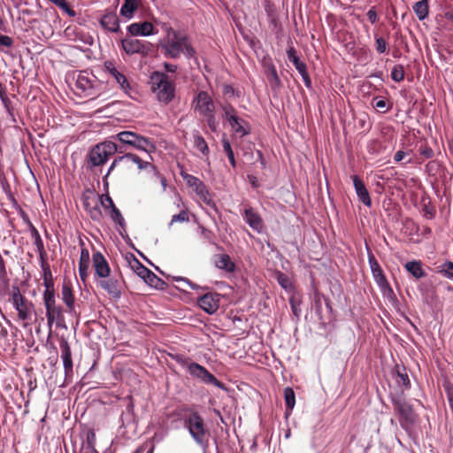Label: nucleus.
<instances>
[{
	"label": "nucleus",
	"mask_w": 453,
	"mask_h": 453,
	"mask_svg": "<svg viewBox=\"0 0 453 453\" xmlns=\"http://www.w3.org/2000/svg\"><path fill=\"white\" fill-rule=\"evenodd\" d=\"M163 29L165 35L158 41V48L165 58L177 59L181 54L188 59L196 58V51L187 35L167 24L163 26Z\"/></svg>",
	"instance_id": "nucleus-1"
},
{
	"label": "nucleus",
	"mask_w": 453,
	"mask_h": 453,
	"mask_svg": "<svg viewBox=\"0 0 453 453\" xmlns=\"http://www.w3.org/2000/svg\"><path fill=\"white\" fill-rule=\"evenodd\" d=\"M189 409L188 405L181 404L171 411L165 412L159 423L161 430L154 434L153 440L159 442L165 439L170 430L179 429L181 422L184 425V419Z\"/></svg>",
	"instance_id": "nucleus-2"
},
{
	"label": "nucleus",
	"mask_w": 453,
	"mask_h": 453,
	"mask_svg": "<svg viewBox=\"0 0 453 453\" xmlns=\"http://www.w3.org/2000/svg\"><path fill=\"white\" fill-rule=\"evenodd\" d=\"M390 401L400 426L406 433L411 434L418 420V414L413 406L401 395H391Z\"/></svg>",
	"instance_id": "nucleus-3"
},
{
	"label": "nucleus",
	"mask_w": 453,
	"mask_h": 453,
	"mask_svg": "<svg viewBox=\"0 0 453 453\" xmlns=\"http://www.w3.org/2000/svg\"><path fill=\"white\" fill-rule=\"evenodd\" d=\"M151 90L157 100L165 104H170L175 97V84L167 74L155 71L150 76Z\"/></svg>",
	"instance_id": "nucleus-4"
},
{
	"label": "nucleus",
	"mask_w": 453,
	"mask_h": 453,
	"mask_svg": "<svg viewBox=\"0 0 453 453\" xmlns=\"http://www.w3.org/2000/svg\"><path fill=\"white\" fill-rule=\"evenodd\" d=\"M173 359L181 366L187 367L189 374L194 378L200 380L204 384H211L218 388L224 391L227 390V388L224 383L219 381L212 373H211L204 366L190 362L188 357L183 355L177 354L173 357Z\"/></svg>",
	"instance_id": "nucleus-5"
},
{
	"label": "nucleus",
	"mask_w": 453,
	"mask_h": 453,
	"mask_svg": "<svg viewBox=\"0 0 453 453\" xmlns=\"http://www.w3.org/2000/svg\"><path fill=\"white\" fill-rule=\"evenodd\" d=\"M117 152L123 153V147L113 141H104L95 145L88 154V167L92 170L104 165Z\"/></svg>",
	"instance_id": "nucleus-6"
},
{
	"label": "nucleus",
	"mask_w": 453,
	"mask_h": 453,
	"mask_svg": "<svg viewBox=\"0 0 453 453\" xmlns=\"http://www.w3.org/2000/svg\"><path fill=\"white\" fill-rule=\"evenodd\" d=\"M111 138L112 140H118L121 143L119 146L123 147V151L125 150L126 145L149 154L155 152L157 150L154 142L150 139L133 131H121L111 136Z\"/></svg>",
	"instance_id": "nucleus-7"
},
{
	"label": "nucleus",
	"mask_w": 453,
	"mask_h": 453,
	"mask_svg": "<svg viewBox=\"0 0 453 453\" xmlns=\"http://www.w3.org/2000/svg\"><path fill=\"white\" fill-rule=\"evenodd\" d=\"M183 426L188 431L192 439L198 445L203 446L207 442L205 437L208 430L206 429L203 418L198 411L191 407L188 415H186Z\"/></svg>",
	"instance_id": "nucleus-8"
},
{
	"label": "nucleus",
	"mask_w": 453,
	"mask_h": 453,
	"mask_svg": "<svg viewBox=\"0 0 453 453\" xmlns=\"http://www.w3.org/2000/svg\"><path fill=\"white\" fill-rule=\"evenodd\" d=\"M42 300L48 326L51 327L56 324L58 327H65L64 310L61 305L57 304L55 291H43Z\"/></svg>",
	"instance_id": "nucleus-9"
},
{
	"label": "nucleus",
	"mask_w": 453,
	"mask_h": 453,
	"mask_svg": "<svg viewBox=\"0 0 453 453\" xmlns=\"http://www.w3.org/2000/svg\"><path fill=\"white\" fill-rule=\"evenodd\" d=\"M10 302L18 313V319L30 321L35 313V305L32 301L24 296L18 285H12L10 292Z\"/></svg>",
	"instance_id": "nucleus-10"
},
{
	"label": "nucleus",
	"mask_w": 453,
	"mask_h": 453,
	"mask_svg": "<svg viewBox=\"0 0 453 453\" xmlns=\"http://www.w3.org/2000/svg\"><path fill=\"white\" fill-rule=\"evenodd\" d=\"M366 250H367V257H368V263L370 265V269L372 274V277L377 283V285L380 288L383 294L391 296L394 295L393 289L390 287L389 283L388 282V280L383 273V270L380 264L378 263L377 259L375 258L372 252L370 250L368 245H366Z\"/></svg>",
	"instance_id": "nucleus-11"
},
{
	"label": "nucleus",
	"mask_w": 453,
	"mask_h": 453,
	"mask_svg": "<svg viewBox=\"0 0 453 453\" xmlns=\"http://www.w3.org/2000/svg\"><path fill=\"white\" fill-rule=\"evenodd\" d=\"M97 82L96 77L92 73L84 70L78 73L75 86L85 96H94Z\"/></svg>",
	"instance_id": "nucleus-12"
},
{
	"label": "nucleus",
	"mask_w": 453,
	"mask_h": 453,
	"mask_svg": "<svg viewBox=\"0 0 453 453\" xmlns=\"http://www.w3.org/2000/svg\"><path fill=\"white\" fill-rule=\"evenodd\" d=\"M121 46L127 55L141 54L145 56L151 50V44L149 42L133 38L121 40Z\"/></svg>",
	"instance_id": "nucleus-13"
},
{
	"label": "nucleus",
	"mask_w": 453,
	"mask_h": 453,
	"mask_svg": "<svg viewBox=\"0 0 453 453\" xmlns=\"http://www.w3.org/2000/svg\"><path fill=\"white\" fill-rule=\"evenodd\" d=\"M59 348L65 380H71L73 376V363L70 344L65 337L59 339Z\"/></svg>",
	"instance_id": "nucleus-14"
},
{
	"label": "nucleus",
	"mask_w": 453,
	"mask_h": 453,
	"mask_svg": "<svg viewBox=\"0 0 453 453\" xmlns=\"http://www.w3.org/2000/svg\"><path fill=\"white\" fill-rule=\"evenodd\" d=\"M104 70L112 77L114 78L115 81L119 84L120 89L132 97L131 91L132 88L131 85L126 77V75L120 72L114 65L112 61H105L104 64Z\"/></svg>",
	"instance_id": "nucleus-15"
},
{
	"label": "nucleus",
	"mask_w": 453,
	"mask_h": 453,
	"mask_svg": "<svg viewBox=\"0 0 453 453\" xmlns=\"http://www.w3.org/2000/svg\"><path fill=\"white\" fill-rule=\"evenodd\" d=\"M192 105L195 111H197L201 116L215 110L214 102L206 91H199L194 97Z\"/></svg>",
	"instance_id": "nucleus-16"
},
{
	"label": "nucleus",
	"mask_w": 453,
	"mask_h": 453,
	"mask_svg": "<svg viewBox=\"0 0 453 453\" xmlns=\"http://www.w3.org/2000/svg\"><path fill=\"white\" fill-rule=\"evenodd\" d=\"M99 284L112 298H120L123 290V282L119 279L109 274L107 278H101Z\"/></svg>",
	"instance_id": "nucleus-17"
},
{
	"label": "nucleus",
	"mask_w": 453,
	"mask_h": 453,
	"mask_svg": "<svg viewBox=\"0 0 453 453\" xmlns=\"http://www.w3.org/2000/svg\"><path fill=\"white\" fill-rule=\"evenodd\" d=\"M220 294L209 292L200 296L197 300L199 307L208 314L215 313L219 308Z\"/></svg>",
	"instance_id": "nucleus-18"
},
{
	"label": "nucleus",
	"mask_w": 453,
	"mask_h": 453,
	"mask_svg": "<svg viewBox=\"0 0 453 453\" xmlns=\"http://www.w3.org/2000/svg\"><path fill=\"white\" fill-rule=\"evenodd\" d=\"M82 204L85 211L93 221L100 222L103 219V212L100 209L99 203L94 201V197L90 195L83 194Z\"/></svg>",
	"instance_id": "nucleus-19"
},
{
	"label": "nucleus",
	"mask_w": 453,
	"mask_h": 453,
	"mask_svg": "<svg viewBox=\"0 0 453 453\" xmlns=\"http://www.w3.org/2000/svg\"><path fill=\"white\" fill-rule=\"evenodd\" d=\"M95 275L98 278H107L111 273L107 260L100 251H96L92 255Z\"/></svg>",
	"instance_id": "nucleus-20"
},
{
	"label": "nucleus",
	"mask_w": 453,
	"mask_h": 453,
	"mask_svg": "<svg viewBox=\"0 0 453 453\" xmlns=\"http://www.w3.org/2000/svg\"><path fill=\"white\" fill-rule=\"evenodd\" d=\"M61 299L66 307L65 311L73 316H78L79 313L76 311L75 297L70 284L63 283Z\"/></svg>",
	"instance_id": "nucleus-21"
},
{
	"label": "nucleus",
	"mask_w": 453,
	"mask_h": 453,
	"mask_svg": "<svg viewBox=\"0 0 453 453\" xmlns=\"http://www.w3.org/2000/svg\"><path fill=\"white\" fill-rule=\"evenodd\" d=\"M127 31L133 36H149L157 34L154 26L149 21L132 23L127 27Z\"/></svg>",
	"instance_id": "nucleus-22"
},
{
	"label": "nucleus",
	"mask_w": 453,
	"mask_h": 453,
	"mask_svg": "<svg viewBox=\"0 0 453 453\" xmlns=\"http://www.w3.org/2000/svg\"><path fill=\"white\" fill-rule=\"evenodd\" d=\"M243 219L254 231L262 233L264 224L260 215L251 207H246L243 211Z\"/></svg>",
	"instance_id": "nucleus-23"
},
{
	"label": "nucleus",
	"mask_w": 453,
	"mask_h": 453,
	"mask_svg": "<svg viewBox=\"0 0 453 453\" xmlns=\"http://www.w3.org/2000/svg\"><path fill=\"white\" fill-rule=\"evenodd\" d=\"M351 179L358 200L365 206L370 207L372 205V200L363 180L357 175H352Z\"/></svg>",
	"instance_id": "nucleus-24"
},
{
	"label": "nucleus",
	"mask_w": 453,
	"mask_h": 453,
	"mask_svg": "<svg viewBox=\"0 0 453 453\" xmlns=\"http://www.w3.org/2000/svg\"><path fill=\"white\" fill-rule=\"evenodd\" d=\"M100 25L105 30L111 33L119 31V19L116 12L107 11L99 20Z\"/></svg>",
	"instance_id": "nucleus-25"
},
{
	"label": "nucleus",
	"mask_w": 453,
	"mask_h": 453,
	"mask_svg": "<svg viewBox=\"0 0 453 453\" xmlns=\"http://www.w3.org/2000/svg\"><path fill=\"white\" fill-rule=\"evenodd\" d=\"M215 266L222 271L229 273H233L236 270L235 264L232 261L231 257L227 254H217L213 257Z\"/></svg>",
	"instance_id": "nucleus-26"
},
{
	"label": "nucleus",
	"mask_w": 453,
	"mask_h": 453,
	"mask_svg": "<svg viewBox=\"0 0 453 453\" xmlns=\"http://www.w3.org/2000/svg\"><path fill=\"white\" fill-rule=\"evenodd\" d=\"M125 155H126V164L127 165L129 163H134V164L137 165V167L140 170L148 169L150 171V173H151L153 175H158V171L153 164H151L148 161H143L140 157H138L135 154L126 153Z\"/></svg>",
	"instance_id": "nucleus-27"
},
{
	"label": "nucleus",
	"mask_w": 453,
	"mask_h": 453,
	"mask_svg": "<svg viewBox=\"0 0 453 453\" xmlns=\"http://www.w3.org/2000/svg\"><path fill=\"white\" fill-rule=\"evenodd\" d=\"M40 265L42 273V277L43 280V286L45 288L44 291H55L53 275L50 270V266L46 261V258L40 260Z\"/></svg>",
	"instance_id": "nucleus-28"
},
{
	"label": "nucleus",
	"mask_w": 453,
	"mask_h": 453,
	"mask_svg": "<svg viewBox=\"0 0 453 453\" xmlns=\"http://www.w3.org/2000/svg\"><path fill=\"white\" fill-rule=\"evenodd\" d=\"M90 265L89 251L86 248H82L81 250L80 261H79V274L81 280L85 282Z\"/></svg>",
	"instance_id": "nucleus-29"
},
{
	"label": "nucleus",
	"mask_w": 453,
	"mask_h": 453,
	"mask_svg": "<svg viewBox=\"0 0 453 453\" xmlns=\"http://www.w3.org/2000/svg\"><path fill=\"white\" fill-rule=\"evenodd\" d=\"M110 201L111 211H109L111 219L119 226L118 231L121 235H123L122 232H126V221L124 217L122 216L120 211L116 207L113 201Z\"/></svg>",
	"instance_id": "nucleus-30"
},
{
	"label": "nucleus",
	"mask_w": 453,
	"mask_h": 453,
	"mask_svg": "<svg viewBox=\"0 0 453 453\" xmlns=\"http://www.w3.org/2000/svg\"><path fill=\"white\" fill-rule=\"evenodd\" d=\"M28 226H29L31 237L34 240V244L35 245L37 252L39 254L40 260L46 258L47 254H46V251L44 249L43 241H42L38 230L31 222H29Z\"/></svg>",
	"instance_id": "nucleus-31"
},
{
	"label": "nucleus",
	"mask_w": 453,
	"mask_h": 453,
	"mask_svg": "<svg viewBox=\"0 0 453 453\" xmlns=\"http://www.w3.org/2000/svg\"><path fill=\"white\" fill-rule=\"evenodd\" d=\"M287 56L288 60L295 65L297 72L300 75L305 72H307V66L304 62H303L299 57L297 56L296 50L294 46H290L287 50Z\"/></svg>",
	"instance_id": "nucleus-32"
},
{
	"label": "nucleus",
	"mask_w": 453,
	"mask_h": 453,
	"mask_svg": "<svg viewBox=\"0 0 453 453\" xmlns=\"http://www.w3.org/2000/svg\"><path fill=\"white\" fill-rule=\"evenodd\" d=\"M325 300H326V296H324L323 294H321L318 291H316L314 293V297H313L314 310H315L316 315L319 318V320L321 323H326V318H325L326 314H325V311L323 309V305H325L324 304Z\"/></svg>",
	"instance_id": "nucleus-33"
},
{
	"label": "nucleus",
	"mask_w": 453,
	"mask_h": 453,
	"mask_svg": "<svg viewBox=\"0 0 453 453\" xmlns=\"http://www.w3.org/2000/svg\"><path fill=\"white\" fill-rule=\"evenodd\" d=\"M406 271L411 273L416 280H419L426 276L420 261L412 260L407 262L404 265Z\"/></svg>",
	"instance_id": "nucleus-34"
},
{
	"label": "nucleus",
	"mask_w": 453,
	"mask_h": 453,
	"mask_svg": "<svg viewBox=\"0 0 453 453\" xmlns=\"http://www.w3.org/2000/svg\"><path fill=\"white\" fill-rule=\"evenodd\" d=\"M395 382L398 386L403 388V391L408 390L411 388V380L406 372V369L404 366L400 367L399 365H395Z\"/></svg>",
	"instance_id": "nucleus-35"
},
{
	"label": "nucleus",
	"mask_w": 453,
	"mask_h": 453,
	"mask_svg": "<svg viewBox=\"0 0 453 453\" xmlns=\"http://www.w3.org/2000/svg\"><path fill=\"white\" fill-rule=\"evenodd\" d=\"M126 258L134 273H135L137 276L142 279L145 273L148 272L149 268L144 266L132 253L127 255Z\"/></svg>",
	"instance_id": "nucleus-36"
},
{
	"label": "nucleus",
	"mask_w": 453,
	"mask_h": 453,
	"mask_svg": "<svg viewBox=\"0 0 453 453\" xmlns=\"http://www.w3.org/2000/svg\"><path fill=\"white\" fill-rule=\"evenodd\" d=\"M233 131L240 137H243L250 134V127L246 120L236 116V122L229 121Z\"/></svg>",
	"instance_id": "nucleus-37"
},
{
	"label": "nucleus",
	"mask_w": 453,
	"mask_h": 453,
	"mask_svg": "<svg viewBox=\"0 0 453 453\" xmlns=\"http://www.w3.org/2000/svg\"><path fill=\"white\" fill-rule=\"evenodd\" d=\"M144 282L148 284L149 286L155 288L156 289H164L166 287V283L161 280L159 277H157L152 271L150 269L145 273L144 277L142 278Z\"/></svg>",
	"instance_id": "nucleus-38"
},
{
	"label": "nucleus",
	"mask_w": 453,
	"mask_h": 453,
	"mask_svg": "<svg viewBox=\"0 0 453 453\" xmlns=\"http://www.w3.org/2000/svg\"><path fill=\"white\" fill-rule=\"evenodd\" d=\"M412 9L420 21L426 19L429 15L428 0H420L415 3Z\"/></svg>",
	"instance_id": "nucleus-39"
},
{
	"label": "nucleus",
	"mask_w": 453,
	"mask_h": 453,
	"mask_svg": "<svg viewBox=\"0 0 453 453\" xmlns=\"http://www.w3.org/2000/svg\"><path fill=\"white\" fill-rule=\"evenodd\" d=\"M193 144L194 147L199 150L203 156H208L210 150L204 138L201 135L199 131L195 130L193 132Z\"/></svg>",
	"instance_id": "nucleus-40"
},
{
	"label": "nucleus",
	"mask_w": 453,
	"mask_h": 453,
	"mask_svg": "<svg viewBox=\"0 0 453 453\" xmlns=\"http://www.w3.org/2000/svg\"><path fill=\"white\" fill-rule=\"evenodd\" d=\"M266 78L273 88H279L281 86V81L278 76L275 65L270 63L265 69Z\"/></svg>",
	"instance_id": "nucleus-41"
},
{
	"label": "nucleus",
	"mask_w": 453,
	"mask_h": 453,
	"mask_svg": "<svg viewBox=\"0 0 453 453\" xmlns=\"http://www.w3.org/2000/svg\"><path fill=\"white\" fill-rule=\"evenodd\" d=\"M275 277H276V280H277V282L279 283V285L285 291H287L288 293L294 291L295 287H294V284L288 275H287L286 273H284L280 271H277L275 273Z\"/></svg>",
	"instance_id": "nucleus-42"
},
{
	"label": "nucleus",
	"mask_w": 453,
	"mask_h": 453,
	"mask_svg": "<svg viewBox=\"0 0 453 453\" xmlns=\"http://www.w3.org/2000/svg\"><path fill=\"white\" fill-rule=\"evenodd\" d=\"M137 7V0H125L120 8V15L127 19H130L134 17Z\"/></svg>",
	"instance_id": "nucleus-43"
},
{
	"label": "nucleus",
	"mask_w": 453,
	"mask_h": 453,
	"mask_svg": "<svg viewBox=\"0 0 453 453\" xmlns=\"http://www.w3.org/2000/svg\"><path fill=\"white\" fill-rule=\"evenodd\" d=\"M387 150V146L380 141L372 140L367 144V151L370 155L379 156L383 154Z\"/></svg>",
	"instance_id": "nucleus-44"
},
{
	"label": "nucleus",
	"mask_w": 453,
	"mask_h": 453,
	"mask_svg": "<svg viewBox=\"0 0 453 453\" xmlns=\"http://www.w3.org/2000/svg\"><path fill=\"white\" fill-rule=\"evenodd\" d=\"M436 273L449 280H453V262L445 261L442 264L437 265Z\"/></svg>",
	"instance_id": "nucleus-45"
},
{
	"label": "nucleus",
	"mask_w": 453,
	"mask_h": 453,
	"mask_svg": "<svg viewBox=\"0 0 453 453\" xmlns=\"http://www.w3.org/2000/svg\"><path fill=\"white\" fill-rule=\"evenodd\" d=\"M221 142H222L223 150L226 154L230 165H232L233 168H235L236 161L234 158V154L233 149L231 147L230 142L226 138L225 134L223 135V137L221 139Z\"/></svg>",
	"instance_id": "nucleus-46"
},
{
	"label": "nucleus",
	"mask_w": 453,
	"mask_h": 453,
	"mask_svg": "<svg viewBox=\"0 0 453 453\" xmlns=\"http://www.w3.org/2000/svg\"><path fill=\"white\" fill-rule=\"evenodd\" d=\"M196 193L208 206H210L212 209L216 210V208H217L216 207V203L211 199V196L208 188H206V186L204 184H203V190H202V188H198L196 191Z\"/></svg>",
	"instance_id": "nucleus-47"
},
{
	"label": "nucleus",
	"mask_w": 453,
	"mask_h": 453,
	"mask_svg": "<svg viewBox=\"0 0 453 453\" xmlns=\"http://www.w3.org/2000/svg\"><path fill=\"white\" fill-rule=\"evenodd\" d=\"M0 99H1V102L5 109L6 112L8 113L9 117L15 123L16 119H15L14 113H13L14 109H13L12 103L11 99L7 96V91L0 94Z\"/></svg>",
	"instance_id": "nucleus-48"
},
{
	"label": "nucleus",
	"mask_w": 453,
	"mask_h": 453,
	"mask_svg": "<svg viewBox=\"0 0 453 453\" xmlns=\"http://www.w3.org/2000/svg\"><path fill=\"white\" fill-rule=\"evenodd\" d=\"M284 399L287 410L291 411L296 404V395L291 388L284 389Z\"/></svg>",
	"instance_id": "nucleus-49"
},
{
	"label": "nucleus",
	"mask_w": 453,
	"mask_h": 453,
	"mask_svg": "<svg viewBox=\"0 0 453 453\" xmlns=\"http://www.w3.org/2000/svg\"><path fill=\"white\" fill-rule=\"evenodd\" d=\"M181 176L183 177L186 183L189 187L195 188V191H196L198 188L203 189L204 183L202 180H200L197 177L188 174V173H181Z\"/></svg>",
	"instance_id": "nucleus-50"
},
{
	"label": "nucleus",
	"mask_w": 453,
	"mask_h": 453,
	"mask_svg": "<svg viewBox=\"0 0 453 453\" xmlns=\"http://www.w3.org/2000/svg\"><path fill=\"white\" fill-rule=\"evenodd\" d=\"M49 2L54 4L58 8H60L64 12H65L70 17H75L76 12L70 7L65 0H48Z\"/></svg>",
	"instance_id": "nucleus-51"
},
{
	"label": "nucleus",
	"mask_w": 453,
	"mask_h": 453,
	"mask_svg": "<svg viewBox=\"0 0 453 453\" xmlns=\"http://www.w3.org/2000/svg\"><path fill=\"white\" fill-rule=\"evenodd\" d=\"M222 110H223V118L226 120H227L228 122L229 121L236 122L237 112L233 105H231L230 104H225L222 106Z\"/></svg>",
	"instance_id": "nucleus-52"
},
{
	"label": "nucleus",
	"mask_w": 453,
	"mask_h": 453,
	"mask_svg": "<svg viewBox=\"0 0 453 453\" xmlns=\"http://www.w3.org/2000/svg\"><path fill=\"white\" fill-rule=\"evenodd\" d=\"M14 41L13 39L3 34H0V52L8 53L9 49L13 47Z\"/></svg>",
	"instance_id": "nucleus-53"
},
{
	"label": "nucleus",
	"mask_w": 453,
	"mask_h": 453,
	"mask_svg": "<svg viewBox=\"0 0 453 453\" xmlns=\"http://www.w3.org/2000/svg\"><path fill=\"white\" fill-rule=\"evenodd\" d=\"M203 118H205L206 123L211 129V132H217L219 127V122L216 119L215 116V110L211 112L205 113L202 115Z\"/></svg>",
	"instance_id": "nucleus-54"
},
{
	"label": "nucleus",
	"mask_w": 453,
	"mask_h": 453,
	"mask_svg": "<svg viewBox=\"0 0 453 453\" xmlns=\"http://www.w3.org/2000/svg\"><path fill=\"white\" fill-rule=\"evenodd\" d=\"M391 79L395 82H400L404 79V68L402 65H395L390 73Z\"/></svg>",
	"instance_id": "nucleus-55"
},
{
	"label": "nucleus",
	"mask_w": 453,
	"mask_h": 453,
	"mask_svg": "<svg viewBox=\"0 0 453 453\" xmlns=\"http://www.w3.org/2000/svg\"><path fill=\"white\" fill-rule=\"evenodd\" d=\"M418 152L424 159H431L434 156V150L427 143H422L418 148Z\"/></svg>",
	"instance_id": "nucleus-56"
},
{
	"label": "nucleus",
	"mask_w": 453,
	"mask_h": 453,
	"mask_svg": "<svg viewBox=\"0 0 453 453\" xmlns=\"http://www.w3.org/2000/svg\"><path fill=\"white\" fill-rule=\"evenodd\" d=\"M188 221H189V216H188V211L182 210V211H180V213L175 214L172 217L170 225H173L175 222L183 223V222H188Z\"/></svg>",
	"instance_id": "nucleus-57"
},
{
	"label": "nucleus",
	"mask_w": 453,
	"mask_h": 453,
	"mask_svg": "<svg viewBox=\"0 0 453 453\" xmlns=\"http://www.w3.org/2000/svg\"><path fill=\"white\" fill-rule=\"evenodd\" d=\"M96 445V434L93 429H89L86 433V439L81 446L94 447Z\"/></svg>",
	"instance_id": "nucleus-58"
},
{
	"label": "nucleus",
	"mask_w": 453,
	"mask_h": 453,
	"mask_svg": "<svg viewBox=\"0 0 453 453\" xmlns=\"http://www.w3.org/2000/svg\"><path fill=\"white\" fill-rule=\"evenodd\" d=\"M119 163H125L126 164V155H122V156H119L118 157H116L112 163L111 164L110 167L108 168V171L106 173V174L104 176L103 180H104L108 176L109 174L115 169V167L119 164Z\"/></svg>",
	"instance_id": "nucleus-59"
},
{
	"label": "nucleus",
	"mask_w": 453,
	"mask_h": 453,
	"mask_svg": "<svg viewBox=\"0 0 453 453\" xmlns=\"http://www.w3.org/2000/svg\"><path fill=\"white\" fill-rule=\"evenodd\" d=\"M289 304L292 310L293 314L298 319L301 314V309H300V302L296 300L295 297H291L289 299Z\"/></svg>",
	"instance_id": "nucleus-60"
},
{
	"label": "nucleus",
	"mask_w": 453,
	"mask_h": 453,
	"mask_svg": "<svg viewBox=\"0 0 453 453\" xmlns=\"http://www.w3.org/2000/svg\"><path fill=\"white\" fill-rule=\"evenodd\" d=\"M375 42H376V50L382 54L385 53L387 50V42L384 38L376 36L375 37Z\"/></svg>",
	"instance_id": "nucleus-61"
},
{
	"label": "nucleus",
	"mask_w": 453,
	"mask_h": 453,
	"mask_svg": "<svg viewBox=\"0 0 453 453\" xmlns=\"http://www.w3.org/2000/svg\"><path fill=\"white\" fill-rule=\"evenodd\" d=\"M324 304L326 306V311H325L326 320H331L334 318V313H333L334 311H333V307H332V304H331V301L326 296V300H325Z\"/></svg>",
	"instance_id": "nucleus-62"
},
{
	"label": "nucleus",
	"mask_w": 453,
	"mask_h": 453,
	"mask_svg": "<svg viewBox=\"0 0 453 453\" xmlns=\"http://www.w3.org/2000/svg\"><path fill=\"white\" fill-rule=\"evenodd\" d=\"M109 200L113 201L108 194L99 196V206L101 205L105 210H109L110 211L111 207Z\"/></svg>",
	"instance_id": "nucleus-63"
},
{
	"label": "nucleus",
	"mask_w": 453,
	"mask_h": 453,
	"mask_svg": "<svg viewBox=\"0 0 453 453\" xmlns=\"http://www.w3.org/2000/svg\"><path fill=\"white\" fill-rule=\"evenodd\" d=\"M411 150H398L395 152V156H394V161L395 163H401L403 162L409 155H410V152Z\"/></svg>",
	"instance_id": "nucleus-64"
}]
</instances>
